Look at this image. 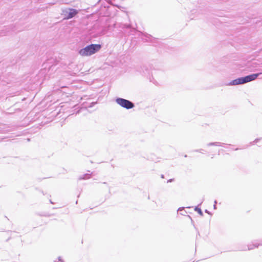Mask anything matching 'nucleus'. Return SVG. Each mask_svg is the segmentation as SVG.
Returning <instances> with one entry per match:
<instances>
[{
	"instance_id": "a878e982",
	"label": "nucleus",
	"mask_w": 262,
	"mask_h": 262,
	"mask_svg": "<svg viewBox=\"0 0 262 262\" xmlns=\"http://www.w3.org/2000/svg\"><path fill=\"white\" fill-rule=\"evenodd\" d=\"M238 148H236L235 150H238Z\"/></svg>"
},
{
	"instance_id": "6ab92c4d",
	"label": "nucleus",
	"mask_w": 262,
	"mask_h": 262,
	"mask_svg": "<svg viewBox=\"0 0 262 262\" xmlns=\"http://www.w3.org/2000/svg\"><path fill=\"white\" fill-rule=\"evenodd\" d=\"M213 208H214V209H215L216 208V205H215V204H214V205H213Z\"/></svg>"
},
{
	"instance_id": "f8f14e48",
	"label": "nucleus",
	"mask_w": 262,
	"mask_h": 262,
	"mask_svg": "<svg viewBox=\"0 0 262 262\" xmlns=\"http://www.w3.org/2000/svg\"><path fill=\"white\" fill-rule=\"evenodd\" d=\"M58 260H54V262H64V260L61 258L60 256H59L57 258Z\"/></svg>"
},
{
	"instance_id": "aec40b11",
	"label": "nucleus",
	"mask_w": 262,
	"mask_h": 262,
	"mask_svg": "<svg viewBox=\"0 0 262 262\" xmlns=\"http://www.w3.org/2000/svg\"><path fill=\"white\" fill-rule=\"evenodd\" d=\"M214 204H215V205H216V204L217 203L216 201H214Z\"/></svg>"
},
{
	"instance_id": "39448f33",
	"label": "nucleus",
	"mask_w": 262,
	"mask_h": 262,
	"mask_svg": "<svg viewBox=\"0 0 262 262\" xmlns=\"http://www.w3.org/2000/svg\"><path fill=\"white\" fill-rule=\"evenodd\" d=\"M138 35L139 36L140 35L143 36L144 37H145L146 38L147 41H149V42H152V39H155L151 35L148 34L147 33H144V32H139V34Z\"/></svg>"
},
{
	"instance_id": "6e6552de",
	"label": "nucleus",
	"mask_w": 262,
	"mask_h": 262,
	"mask_svg": "<svg viewBox=\"0 0 262 262\" xmlns=\"http://www.w3.org/2000/svg\"><path fill=\"white\" fill-rule=\"evenodd\" d=\"M92 173H85L82 176H81L78 179L79 180H87V179H89L91 178V174H92Z\"/></svg>"
},
{
	"instance_id": "f257e3e1",
	"label": "nucleus",
	"mask_w": 262,
	"mask_h": 262,
	"mask_svg": "<svg viewBox=\"0 0 262 262\" xmlns=\"http://www.w3.org/2000/svg\"><path fill=\"white\" fill-rule=\"evenodd\" d=\"M262 73H254L244 77H241L230 81L228 85L243 84L255 80Z\"/></svg>"
},
{
	"instance_id": "5701e85b",
	"label": "nucleus",
	"mask_w": 262,
	"mask_h": 262,
	"mask_svg": "<svg viewBox=\"0 0 262 262\" xmlns=\"http://www.w3.org/2000/svg\"><path fill=\"white\" fill-rule=\"evenodd\" d=\"M95 103H96L95 102H92V104H93V105H94V104H95Z\"/></svg>"
},
{
	"instance_id": "423d86ee",
	"label": "nucleus",
	"mask_w": 262,
	"mask_h": 262,
	"mask_svg": "<svg viewBox=\"0 0 262 262\" xmlns=\"http://www.w3.org/2000/svg\"><path fill=\"white\" fill-rule=\"evenodd\" d=\"M204 201V198H203L202 199V202L200 203V204L198 206H195V208H194V210L196 212H198V213L201 215V216H203L204 214H203V211H202L201 209L199 207V206L200 205H201L203 202V201Z\"/></svg>"
},
{
	"instance_id": "a211bd4d",
	"label": "nucleus",
	"mask_w": 262,
	"mask_h": 262,
	"mask_svg": "<svg viewBox=\"0 0 262 262\" xmlns=\"http://www.w3.org/2000/svg\"><path fill=\"white\" fill-rule=\"evenodd\" d=\"M205 212L209 214H211L210 212L207 209H206Z\"/></svg>"
},
{
	"instance_id": "f3484780",
	"label": "nucleus",
	"mask_w": 262,
	"mask_h": 262,
	"mask_svg": "<svg viewBox=\"0 0 262 262\" xmlns=\"http://www.w3.org/2000/svg\"><path fill=\"white\" fill-rule=\"evenodd\" d=\"M174 180L173 179H170L167 181V183L171 182Z\"/></svg>"
},
{
	"instance_id": "393cba45",
	"label": "nucleus",
	"mask_w": 262,
	"mask_h": 262,
	"mask_svg": "<svg viewBox=\"0 0 262 262\" xmlns=\"http://www.w3.org/2000/svg\"><path fill=\"white\" fill-rule=\"evenodd\" d=\"M184 157H187V155H185L184 156Z\"/></svg>"
},
{
	"instance_id": "7ed1b4c3",
	"label": "nucleus",
	"mask_w": 262,
	"mask_h": 262,
	"mask_svg": "<svg viewBox=\"0 0 262 262\" xmlns=\"http://www.w3.org/2000/svg\"><path fill=\"white\" fill-rule=\"evenodd\" d=\"M116 102L122 107L129 110L135 106V104L132 101L120 97H117L115 99Z\"/></svg>"
},
{
	"instance_id": "b1692460",
	"label": "nucleus",
	"mask_w": 262,
	"mask_h": 262,
	"mask_svg": "<svg viewBox=\"0 0 262 262\" xmlns=\"http://www.w3.org/2000/svg\"><path fill=\"white\" fill-rule=\"evenodd\" d=\"M50 203H51V204H53V203L52 202V201H51V200H50Z\"/></svg>"
},
{
	"instance_id": "9b49d317",
	"label": "nucleus",
	"mask_w": 262,
	"mask_h": 262,
	"mask_svg": "<svg viewBox=\"0 0 262 262\" xmlns=\"http://www.w3.org/2000/svg\"><path fill=\"white\" fill-rule=\"evenodd\" d=\"M132 28V26L129 24H124L122 29H129Z\"/></svg>"
},
{
	"instance_id": "20e7f679",
	"label": "nucleus",
	"mask_w": 262,
	"mask_h": 262,
	"mask_svg": "<svg viewBox=\"0 0 262 262\" xmlns=\"http://www.w3.org/2000/svg\"><path fill=\"white\" fill-rule=\"evenodd\" d=\"M67 12L68 14L67 17L69 19L74 17L78 13V11L75 9L71 8L69 9Z\"/></svg>"
},
{
	"instance_id": "dca6fc26",
	"label": "nucleus",
	"mask_w": 262,
	"mask_h": 262,
	"mask_svg": "<svg viewBox=\"0 0 262 262\" xmlns=\"http://www.w3.org/2000/svg\"><path fill=\"white\" fill-rule=\"evenodd\" d=\"M204 150L203 149H196V150H195L194 151H196V152H201V153H203V151Z\"/></svg>"
},
{
	"instance_id": "ddd939ff",
	"label": "nucleus",
	"mask_w": 262,
	"mask_h": 262,
	"mask_svg": "<svg viewBox=\"0 0 262 262\" xmlns=\"http://www.w3.org/2000/svg\"><path fill=\"white\" fill-rule=\"evenodd\" d=\"M223 143L219 142H215L214 146H221Z\"/></svg>"
},
{
	"instance_id": "1a4fd4ad",
	"label": "nucleus",
	"mask_w": 262,
	"mask_h": 262,
	"mask_svg": "<svg viewBox=\"0 0 262 262\" xmlns=\"http://www.w3.org/2000/svg\"><path fill=\"white\" fill-rule=\"evenodd\" d=\"M260 245H262V242L260 244H258L256 242H254L253 243L252 245H249L248 246V250H250L253 249L254 248H257L258 246Z\"/></svg>"
},
{
	"instance_id": "4468645a",
	"label": "nucleus",
	"mask_w": 262,
	"mask_h": 262,
	"mask_svg": "<svg viewBox=\"0 0 262 262\" xmlns=\"http://www.w3.org/2000/svg\"><path fill=\"white\" fill-rule=\"evenodd\" d=\"M259 140V139H256L252 142L251 143L252 144H256Z\"/></svg>"
},
{
	"instance_id": "f03ea898",
	"label": "nucleus",
	"mask_w": 262,
	"mask_h": 262,
	"mask_svg": "<svg viewBox=\"0 0 262 262\" xmlns=\"http://www.w3.org/2000/svg\"><path fill=\"white\" fill-rule=\"evenodd\" d=\"M101 48V45L100 44H91L86 46L85 47L80 49L78 53L82 56H91L97 52Z\"/></svg>"
},
{
	"instance_id": "4be33fe9",
	"label": "nucleus",
	"mask_w": 262,
	"mask_h": 262,
	"mask_svg": "<svg viewBox=\"0 0 262 262\" xmlns=\"http://www.w3.org/2000/svg\"><path fill=\"white\" fill-rule=\"evenodd\" d=\"M161 178H164V176L163 174L161 175Z\"/></svg>"
},
{
	"instance_id": "0eeeda50",
	"label": "nucleus",
	"mask_w": 262,
	"mask_h": 262,
	"mask_svg": "<svg viewBox=\"0 0 262 262\" xmlns=\"http://www.w3.org/2000/svg\"><path fill=\"white\" fill-rule=\"evenodd\" d=\"M137 32H138V30H137L135 28H134L133 27L129 29V30L128 32L125 31V32L127 33L128 35H135V33Z\"/></svg>"
},
{
	"instance_id": "2eb2a0df",
	"label": "nucleus",
	"mask_w": 262,
	"mask_h": 262,
	"mask_svg": "<svg viewBox=\"0 0 262 262\" xmlns=\"http://www.w3.org/2000/svg\"><path fill=\"white\" fill-rule=\"evenodd\" d=\"M215 142H210L207 144L208 146H214Z\"/></svg>"
},
{
	"instance_id": "9d476101",
	"label": "nucleus",
	"mask_w": 262,
	"mask_h": 262,
	"mask_svg": "<svg viewBox=\"0 0 262 262\" xmlns=\"http://www.w3.org/2000/svg\"><path fill=\"white\" fill-rule=\"evenodd\" d=\"M184 207H180L178 209V211H180V214L183 215H185V213H186V211L184 210Z\"/></svg>"
},
{
	"instance_id": "412c9836",
	"label": "nucleus",
	"mask_w": 262,
	"mask_h": 262,
	"mask_svg": "<svg viewBox=\"0 0 262 262\" xmlns=\"http://www.w3.org/2000/svg\"><path fill=\"white\" fill-rule=\"evenodd\" d=\"M5 35L4 33H1V35Z\"/></svg>"
}]
</instances>
